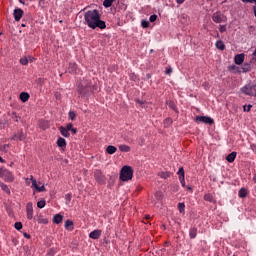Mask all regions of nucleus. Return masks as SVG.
Listing matches in <instances>:
<instances>
[{"instance_id":"nucleus-1","label":"nucleus","mask_w":256,"mask_h":256,"mask_svg":"<svg viewBox=\"0 0 256 256\" xmlns=\"http://www.w3.org/2000/svg\"><path fill=\"white\" fill-rule=\"evenodd\" d=\"M84 19L86 25L90 29H106L107 24H105V21L101 20V14L99 13V10H88L84 14Z\"/></svg>"},{"instance_id":"nucleus-2","label":"nucleus","mask_w":256,"mask_h":256,"mask_svg":"<svg viewBox=\"0 0 256 256\" xmlns=\"http://www.w3.org/2000/svg\"><path fill=\"white\" fill-rule=\"evenodd\" d=\"M77 91L80 97H87V95H89V91H91V85H89V81L87 80L80 81L77 87Z\"/></svg>"},{"instance_id":"nucleus-3","label":"nucleus","mask_w":256,"mask_h":256,"mask_svg":"<svg viewBox=\"0 0 256 256\" xmlns=\"http://www.w3.org/2000/svg\"><path fill=\"white\" fill-rule=\"evenodd\" d=\"M121 181H131L133 179V168L131 166H123L120 171Z\"/></svg>"},{"instance_id":"nucleus-4","label":"nucleus","mask_w":256,"mask_h":256,"mask_svg":"<svg viewBox=\"0 0 256 256\" xmlns=\"http://www.w3.org/2000/svg\"><path fill=\"white\" fill-rule=\"evenodd\" d=\"M94 179L99 185H105V183H107V178L101 170L94 171Z\"/></svg>"},{"instance_id":"nucleus-5","label":"nucleus","mask_w":256,"mask_h":256,"mask_svg":"<svg viewBox=\"0 0 256 256\" xmlns=\"http://www.w3.org/2000/svg\"><path fill=\"white\" fill-rule=\"evenodd\" d=\"M212 21H214V23H225L227 21V16L221 12H215L212 15Z\"/></svg>"},{"instance_id":"nucleus-6","label":"nucleus","mask_w":256,"mask_h":256,"mask_svg":"<svg viewBox=\"0 0 256 256\" xmlns=\"http://www.w3.org/2000/svg\"><path fill=\"white\" fill-rule=\"evenodd\" d=\"M195 121H199L200 123H205L206 125H213L215 120L209 116H196Z\"/></svg>"},{"instance_id":"nucleus-7","label":"nucleus","mask_w":256,"mask_h":256,"mask_svg":"<svg viewBox=\"0 0 256 256\" xmlns=\"http://www.w3.org/2000/svg\"><path fill=\"white\" fill-rule=\"evenodd\" d=\"M2 179H4V181H6V183H13L15 181V176H13V173H11V171L6 169Z\"/></svg>"},{"instance_id":"nucleus-8","label":"nucleus","mask_w":256,"mask_h":256,"mask_svg":"<svg viewBox=\"0 0 256 256\" xmlns=\"http://www.w3.org/2000/svg\"><path fill=\"white\" fill-rule=\"evenodd\" d=\"M26 213H27V219L31 221V219H33V203L32 202H28L26 204Z\"/></svg>"},{"instance_id":"nucleus-9","label":"nucleus","mask_w":256,"mask_h":256,"mask_svg":"<svg viewBox=\"0 0 256 256\" xmlns=\"http://www.w3.org/2000/svg\"><path fill=\"white\" fill-rule=\"evenodd\" d=\"M177 175H179V181L182 187H185V170L183 169V167L179 168Z\"/></svg>"},{"instance_id":"nucleus-10","label":"nucleus","mask_w":256,"mask_h":256,"mask_svg":"<svg viewBox=\"0 0 256 256\" xmlns=\"http://www.w3.org/2000/svg\"><path fill=\"white\" fill-rule=\"evenodd\" d=\"M23 13H24L23 9H21V8L15 9L13 12L15 21H21V18L23 17Z\"/></svg>"},{"instance_id":"nucleus-11","label":"nucleus","mask_w":256,"mask_h":256,"mask_svg":"<svg viewBox=\"0 0 256 256\" xmlns=\"http://www.w3.org/2000/svg\"><path fill=\"white\" fill-rule=\"evenodd\" d=\"M11 141H25V133L23 131L18 132L11 138Z\"/></svg>"},{"instance_id":"nucleus-12","label":"nucleus","mask_w":256,"mask_h":256,"mask_svg":"<svg viewBox=\"0 0 256 256\" xmlns=\"http://www.w3.org/2000/svg\"><path fill=\"white\" fill-rule=\"evenodd\" d=\"M234 61L236 65H243V61H245V54H238L234 57Z\"/></svg>"},{"instance_id":"nucleus-13","label":"nucleus","mask_w":256,"mask_h":256,"mask_svg":"<svg viewBox=\"0 0 256 256\" xmlns=\"http://www.w3.org/2000/svg\"><path fill=\"white\" fill-rule=\"evenodd\" d=\"M240 91L241 93H244V95H248L249 97H251V84L245 85L240 89Z\"/></svg>"},{"instance_id":"nucleus-14","label":"nucleus","mask_w":256,"mask_h":256,"mask_svg":"<svg viewBox=\"0 0 256 256\" xmlns=\"http://www.w3.org/2000/svg\"><path fill=\"white\" fill-rule=\"evenodd\" d=\"M64 227L67 231H73V229H75V224L72 220H66Z\"/></svg>"},{"instance_id":"nucleus-15","label":"nucleus","mask_w":256,"mask_h":256,"mask_svg":"<svg viewBox=\"0 0 256 256\" xmlns=\"http://www.w3.org/2000/svg\"><path fill=\"white\" fill-rule=\"evenodd\" d=\"M90 239H99V237H101V230L97 229V230H93L90 234H89Z\"/></svg>"},{"instance_id":"nucleus-16","label":"nucleus","mask_w":256,"mask_h":256,"mask_svg":"<svg viewBox=\"0 0 256 256\" xmlns=\"http://www.w3.org/2000/svg\"><path fill=\"white\" fill-rule=\"evenodd\" d=\"M235 159H237V152H232V153L228 154L226 157V161H228V163H233V161H235Z\"/></svg>"},{"instance_id":"nucleus-17","label":"nucleus","mask_w":256,"mask_h":256,"mask_svg":"<svg viewBox=\"0 0 256 256\" xmlns=\"http://www.w3.org/2000/svg\"><path fill=\"white\" fill-rule=\"evenodd\" d=\"M63 222V215L61 214H56L53 217V223H55L56 225H59V223Z\"/></svg>"},{"instance_id":"nucleus-18","label":"nucleus","mask_w":256,"mask_h":256,"mask_svg":"<svg viewBox=\"0 0 256 256\" xmlns=\"http://www.w3.org/2000/svg\"><path fill=\"white\" fill-rule=\"evenodd\" d=\"M106 153H108V155H114V153H117V147H115L113 145H109L106 148Z\"/></svg>"},{"instance_id":"nucleus-19","label":"nucleus","mask_w":256,"mask_h":256,"mask_svg":"<svg viewBox=\"0 0 256 256\" xmlns=\"http://www.w3.org/2000/svg\"><path fill=\"white\" fill-rule=\"evenodd\" d=\"M189 237L190 239H196L197 238V228L192 227L189 229Z\"/></svg>"},{"instance_id":"nucleus-20","label":"nucleus","mask_w":256,"mask_h":256,"mask_svg":"<svg viewBox=\"0 0 256 256\" xmlns=\"http://www.w3.org/2000/svg\"><path fill=\"white\" fill-rule=\"evenodd\" d=\"M29 97V93L27 92L20 93V100L22 101V103H27V101H29Z\"/></svg>"},{"instance_id":"nucleus-21","label":"nucleus","mask_w":256,"mask_h":256,"mask_svg":"<svg viewBox=\"0 0 256 256\" xmlns=\"http://www.w3.org/2000/svg\"><path fill=\"white\" fill-rule=\"evenodd\" d=\"M58 147H67V141L63 137H59L57 140Z\"/></svg>"},{"instance_id":"nucleus-22","label":"nucleus","mask_w":256,"mask_h":256,"mask_svg":"<svg viewBox=\"0 0 256 256\" xmlns=\"http://www.w3.org/2000/svg\"><path fill=\"white\" fill-rule=\"evenodd\" d=\"M0 187H1L2 191L7 193V195H11V190L9 189V186H7V184L0 182Z\"/></svg>"},{"instance_id":"nucleus-23","label":"nucleus","mask_w":256,"mask_h":256,"mask_svg":"<svg viewBox=\"0 0 256 256\" xmlns=\"http://www.w3.org/2000/svg\"><path fill=\"white\" fill-rule=\"evenodd\" d=\"M215 45L216 49H219V51H225V43H223V41L218 40Z\"/></svg>"},{"instance_id":"nucleus-24","label":"nucleus","mask_w":256,"mask_h":256,"mask_svg":"<svg viewBox=\"0 0 256 256\" xmlns=\"http://www.w3.org/2000/svg\"><path fill=\"white\" fill-rule=\"evenodd\" d=\"M119 151H121L122 153H129V151H131V147L122 144L119 146Z\"/></svg>"},{"instance_id":"nucleus-25","label":"nucleus","mask_w":256,"mask_h":256,"mask_svg":"<svg viewBox=\"0 0 256 256\" xmlns=\"http://www.w3.org/2000/svg\"><path fill=\"white\" fill-rule=\"evenodd\" d=\"M60 133L63 137H71V134L63 126L60 127Z\"/></svg>"},{"instance_id":"nucleus-26","label":"nucleus","mask_w":256,"mask_h":256,"mask_svg":"<svg viewBox=\"0 0 256 256\" xmlns=\"http://www.w3.org/2000/svg\"><path fill=\"white\" fill-rule=\"evenodd\" d=\"M238 195H239V197L240 198H244V197H247V189H245V188H241L240 190H239V192H238Z\"/></svg>"},{"instance_id":"nucleus-27","label":"nucleus","mask_w":256,"mask_h":256,"mask_svg":"<svg viewBox=\"0 0 256 256\" xmlns=\"http://www.w3.org/2000/svg\"><path fill=\"white\" fill-rule=\"evenodd\" d=\"M249 71H251V64H244L242 66V73H249Z\"/></svg>"},{"instance_id":"nucleus-28","label":"nucleus","mask_w":256,"mask_h":256,"mask_svg":"<svg viewBox=\"0 0 256 256\" xmlns=\"http://www.w3.org/2000/svg\"><path fill=\"white\" fill-rule=\"evenodd\" d=\"M159 177H161V179H169V177H171V172H160Z\"/></svg>"},{"instance_id":"nucleus-29","label":"nucleus","mask_w":256,"mask_h":256,"mask_svg":"<svg viewBox=\"0 0 256 256\" xmlns=\"http://www.w3.org/2000/svg\"><path fill=\"white\" fill-rule=\"evenodd\" d=\"M178 211L182 213V215H185V203H178Z\"/></svg>"},{"instance_id":"nucleus-30","label":"nucleus","mask_w":256,"mask_h":256,"mask_svg":"<svg viewBox=\"0 0 256 256\" xmlns=\"http://www.w3.org/2000/svg\"><path fill=\"white\" fill-rule=\"evenodd\" d=\"M113 1H115V0H104L103 6L106 8H109V7H111V5H113Z\"/></svg>"},{"instance_id":"nucleus-31","label":"nucleus","mask_w":256,"mask_h":256,"mask_svg":"<svg viewBox=\"0 0 256 256\" xmlns=\"http://www.w3.org/2000/svg\"><path fill=\"white\" fill-rule=\"evenodd\" d=\"M45 205H47L45 200H40V201L37 202L38 209H43L45 207Z\"/></svg>"},{"instance_id":"nucleus-32","label":"nucleus","mask_w":256,"mask_h":256,"mask_svg":"<svg viewBox=\"0 0 256 256\" xmlns=\"http://www.w3.org/2000/svg\"><path fill=\"white\" fill-rule=\"evenodd\" d=\"M164 125H165V127H169V126L173 125V119H171V118H166V119L164 120Z\"/></svg>"},{"instance_id":"nucleus-33","label":"nucleus","mask_w":256,"mask_h":256,"mask_svg":"<svg viewBox=\"0 0 256 256\" xmlns=\"http://www.w3.org/2000/svg\"><path fill=\"white\" fill-rule=\"evenodd\" d=\"M204 201H208L209 203H213V195L211 194H206L204 196Z\"/></svg>"},{"instance_id":"nucleus-34","label":"nucleus","mask_w":256,"mask_h":256,"mask_svg":"<svg viewBox=\"0 0 256 256\" xmlns=\"http://www.w3.org/2000/svg\"><path fill=\"white\" fill-rule=\"evenodd\" d=\"M14 227H15V229H16L17 231H21V229H23V223H21V222H16V223L14 224Z\"/></svg>"},{"instance_id":"nucleus-35","label":"nucleus","mask_w":256,"mask_h":256,"mask_svg":"<svg viewBox=\"0 0 256 256\" xmlns=\"http://www.w3.org/2000/svg\"><path fill=\"white\" fill-rule=\"evenodd\" d=\"M68 117H69V119H70L71 121H75V117H77V115L75 114L74 111H70V112L68 113Z\"/></svg>"},{"instance_id":"nucleus-36","label":"nucleus","mask_w":256,"mask_h":256,"mask_svg":"<svg viewBox=\"0 0 256 256\" xmlns=\"http://www.w3.org/2000/svg\"><path fill=\"white\" fill-rule=\"evenodd\" d=\"M21 65H28L29 64V58L23 57L20 59Z\"/></svg>"},{"instance_id":"nucleus-37","label":"nucleus","mask_w":256,"mask_h":256,"mask_svg":"<svg viewBox=\"0 0 256 256\" xmlns=\"http://www.w3.org/2000/svg\"><path fill=\"white\" fill-rule=\"evenodd\" d=\"M141 27H143V29H147L149 27V21L142 20L141 21Z\"/></svg>"},{"instance_id":"nucleus-38","label":"nucleus","mask_w":256,"mask_h":256,"mask_svg":"<svg viewBox=\"0 0 256 256\" xmlns=\"http://www.w3.org/2000/svg\"><path fill=\"white\" fill-rule=\"evenodd\" d=\"M38 223H42L43 225H47L49 223V220L46 218H38Z\"/></svg>"},{"instance_id":"nucleus-39","label":"nucleus","mask_w":256,"mask_h":256,"mask_svg":"<svg viewBox=\"0 0 256 256\" xmlns=\"http://www.w3.org/2000/svg\"><path fill=\"white\" fill-rule=\"evenodd\" d=\"M71 199H72L71 194L68 193L65 195L66 205H69V203H71Z\"/></svg>"},{"instance_id":"nucleus-40","label":"nucleus","mask_w":256,"mask_h":256,"mask_svg":"<svg viewBox=\"0 0 256 256\" xmlns=\"http://www.w3.org/2000/svg\"><path fill=\"white\" fill-rule=\"evenodd\" d=\"M251 97H256V85H251Z\"/></svg>"},{"instance_id":"nucleus-41","label":"nucleus","mask_w":256,"mask_h":256,"mask_svg":"<svg viewBox=\"0 0 256 256\" xmlns=\"http://www.w3.org/2000/svg\"><path fill=\"white\" fill-rule=\"evenodd\" d=\"M31 181H32V187H35V189L37 190V187H39V185H37V180H35V178H33V176H31Z\"/></svg>"},{"instance_id":"nucleus-42","label":"nucleus","mask_w":256,"mask_h":256,"mask_svg":"<svg viewBox=\"0 0 256 256\" xmlns=\"http://www.w3.org/2000/svg\"><path fill=\"white\" fill-rule=\"evenodd\" d=\"M149 21H150V23H155V21H157V15H155V14L151 15L149 18Z\"/></svg>"},{"instance_id":"nucleus-43","label":"nucleus","mask_w":256,"mask_h":256,"mask_svg":"<svg viewBox=\"0 0 256 256\" xmlns=\"http://www.w3.org/2000/svg\"><path fill=\"white\" fill-rule=\"evenodd\" d=\"M219 31H220V33H225V31H227V26L226 25H220Z\"/></svg>"},{"instance_id":"nucleus-44","label":"nucleus","mask_w":256,"mask_h":256,"mask_svg":"<svg viewBox=\"0 0 256 256\" xmlns=\"http://www.w3.org/2000/svg\"><path fill=\"white\" fill-rule=\"evenodd\" d=\"M36 191H38L39 193H43V191H45V186L44 185L38 186Z\"/></svg>"},{"instance_id":"nucleus-45","label":"nucleus","mask_w":256,"mask_h":256,"mask_svg":"<svg viewBox=\"0 0 256 256\" xmlns=\"http://www.w3.org/2000/svg\"><path fill=\"white\" fill-rule=\"evenodd\" d=\"M253 105L249 104L248 106H244L243 109L244 111H247V113H249V111H251Z\"/></svg>"},{"instance_id":"nucleus-46","label":"nucleus","mask_w":256,"mask_h":256,"mask_svg":"<svg viewBox=\"0 0 256 256\" xmlns=\"http://www.w3.org/2000/svg\"><path fill=\"white\" fill-rule=\"evenodd\" d=\"M5 171H7V169L5 168H0V178L3 179L4 175H5Z\"/></svg>"},{"instance_id":"nucleus-47","label":"nucleus","mask_w":256,"mask_h":256,"mask_svg":"<svg viewBox=\"0 0 256 256\" xmlns=\"http://www.w3.org/2000/svg\"><path fill=\"white\" fill-rule=\"evenodd\" d=\"M68 132L71 131V129L73 128V124L69 123L66 125V127H64Z\"/></svg>"},{"instance_id":"nucleus-48","label":"nucleus","mask_w":256,"mask_h":256,"mask_svg":"<svg viewBox=\"0 0 256 256\" xmlns=\"http://www.w3.org/2000/svg\"><path fill=\"white\" fill-rule=\"evenodd\" d=\"M136 103H137L140 107H145V102H144V101L137 100Z\"/></svg>"},{"instance_id":"nucleus-49","label":"nucleus","mask_w":256,"mask_h":256,"mask_svg":"<svg viewBox=\"0 0 256 256\" xmlns=\"http://www.w3.org/2000/svg\"><path fill=\"white\" fill-rule=\"evenodd\" d=\"M172 73H173V69L172 68L166 69V75H171Z\"/></svg>"},{"instance_id":"nucleus-50","label":"nucleus","mask_w":256,"mask_h":256,"mask_svg":"<svg viewBox=\"0 0 256 256\" xmlns=\"http://www.w3.org/2000/svg\"><path fill=\"white\" fill-rule=\"evenodd\" d=\"M25 239H31V234L25 232L24 234Z\"/></svg>"},{"instance_id":"nucleus-51","label":"nucleus","mask_w":256,"mask_h":256,"mask_svg":"<svg viewBox=\"0 0 256 256\" xmlns=\"http://www.w3.org/2000/svg\"><path fill=\"white\" fill-rule=\"evenodd\" d=\"M72 135H76L77 134V128H72L71 130Z\"/></svg>"},{"instance_id":"nucleus-52","label":"nucleus","mask_w":256,"mask_h":256,"mask_svg":"<svg viewBox=\"0 0 256 256\" xmlns=\"http://www.w3.org/2000/svg\"><path fill=\"white\" fill-rule=\"evenodd\" d=\"M251 149H252V151L254 152V153H256V145L255 144H251Z\"/></svg>"},{"instance_id":"nucleus-53","label":"nucleus","mask_w":256,"mask_h":256,"mask_svg":"<svg viewBox=\"0 0 256 256\" xmlns=\"http://www.w3.org/2000/svg\"><path fill=\"white\" fill-rule=\"evenodd\" d=\"M70 67H72L73 71H75V69H77V64H75V63L70 64Z\"/></svg>"},{"instance_id":"nucleus-54","label":"nucleus","mask_w":256,"mask_h":256,"mask_svg":"<svg viewBox=\"0 0 256 256\" xmlns=\"http://www.w3.org/2000/svg\"><path fill=\"white\" fill-rule=\"evenodd\" d=\"M176 3H178V5H183V3H185V0H176Z\"/></svg>"},{"instance_id":"nucleus-55","label":"nucleus","mask_w":256,"mask_h":256,"mask_svg":"<svg viewBox=\"0 0 256 256\" xmlns=\"http://www.w3.org/2000/svg\"><path fill=\"white\" fill-rule=\"evenodd\" d=\"M155 195H156V197H158V199H162V194H161V192H157Z\"/></svg>"},{"instance_id":"nucleus-56","label":"nucleus","mask_w":256,"mask_h":256,"mask_svg":"<svg viewBox=\"0 0 256 256\" xmlns=\"http://www.w3.org/2000/svg\"><path fill=\"white\" fill-rule=\"evenodd\" d=\"M169 107H170L171 109H174V110H175V104H174L173 102H170V103H169Z\"/></svg>"},{"instance_id":"nucleus-57","label":"nucleus","mask_w":256,"mask_h":256,"mask_svg":"<svg viewBox=\"0 0 256 256\" xmlns=\"http://www.w3.org/2000/svg\"><path fill=\"white\" fill-rule=\"evenodd\" d=\"M140 145H145V140L143 138H140Z\"/></svg>"},{"instance_id":"nucleus-58","label":"nucleus","mask_w":256,"mask_h":256,"mask_svg":"<svg viewBox=\"0 0 256 256\" xmlns=\"http://www.w3.org/2000/svg\"><path fill=\"white\" fill-rule=\"evenodd\" d=\"M235 69H237V66H235V65H233V66L230 67V70H231V71H235Z\"/></svg>"},{"instance_id":"nucleus-59","label":"nucleus","mask_w":256,"mask_h":256,"mask_svg":"<svg viewBox=\"0 0 256 256\" xmlns=\"http://www.w3.org/2000/svg\"><path fill=\"white\" fill-rule=\"evenodd\" d=\"M33 59H34V58L31 57V56L28 57V61H30V63H33Z\"/></svg>"},{"instance_id":"nucleus-60","label":"nucleus","mask_w":256,"mask_h":256,"mask_svg":"<svg viewBox=\"0 0 256 256\" xmlns=\"http://www.w3.org/2000/svg\"><path fill=\"white\" fill-rule=\"evenodd\" d=\"M0 163H5V160L0 156Z\"/></svg>"},{"instance_id":"nucleus-61","label":"nucleus","mask_w":256,"mask_h":256,"mask_svg":"<svg viewBox=\"0 0 256 256\" xmlns=\"http://www.w3.org/2000/svg\"><path fill=\"white\" fill-rule=\"evenodd\" d=\"M145 219L149 220V219H151V216L150 215H146Z\"/></svg>"},{"instance_id":"nucleus-62","label":"nucleus","mask_w":256,"mask_h":256,"mask_svg":"<svg viewBox=\"0 0 256 256\" xmlns=\"http://www.w3.org/2000/svg\"><path fill=\"white\" fill-rule=\"evenodd\" d=\"M253 181H254V183H256V174L253 177Z\"/></svg>"},{"instance_id":"nucleus-63","label":"nucleus","mask_w":256,"mask_h":256,"mask_svg":"<svg viewBox=\"0 0 256 256\" xmlns=\"http://www.w3.org/2000/svg\"><path fill=\"white\" fill-rule=\"evenodd\" d=\"M254 15H255V17H256V7H254Z\"/></svg>"},{"instance_id":"nucleus-64","label":"nucleus","mask_w":256,"mask_h":256,"mask_svg":"<svg viewBox=\"0 0 256 256\" xmlns=\"http://www.w3.org/2000/svg\"><path fill=\"white\" fill-rule=\"evenodd\" d=\"M22 27H26L25 24H22Z\"/></svg>"}]
</instances>
